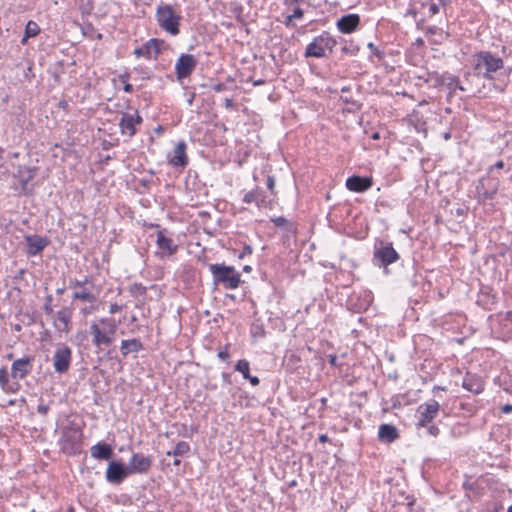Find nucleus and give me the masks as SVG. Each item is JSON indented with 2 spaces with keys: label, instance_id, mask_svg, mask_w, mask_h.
Here are the masks:
<instances>
[{
  "label": "nucleus",
  "instance_id": "nucleus-37",
  "mask_svg": "<svg viewBox=\"0 0 512 512\" xmlns=\"http://www.w3.org/2000/svg\"><path fill=\"white\" fill-rule=\"evenodd\" d=\"M89 286L90 288L94 287L93 283V277L92 276H84L82 280L79 279H70L69 280V288L76 289V288H86Z\"/></svg>",
  "mask_w": 512,
  "mask_h": 512
},
{
  "label": "nucleus",
  "instance_id": "nucleus-27",
  "mask_svg": "<svg viewBox=\"0 0 512 512\" xmlns=\"http://www.w3.org/2000/svg\"><path fill=\"white\" fill-rule=\"evenodd\" d=\"M378 438L381 442L392 443L399 438V433L394 425L381 424L378 429Z\"/></svg>",
  "mask_w": 512,
  "mask_h": 512
},
{
  "label": "nucleus",
  "instance_id": "nucleus-20",
  "mask_svg": "<svg viewBox=\"0 0 512 512\" xmlns=\"http://www.w3.org/2000/svg\"><path fill=\"white\" fill-rule=\"evenodd\" d=\"M360 24V15L356 13H350L341 16L336 22V27L343 34H351L358 30Z\"/></svg>",
  "mask_w": 512,
  "mask_h": 512
},
{
  "label": "nucleus",
  "instance_id": "nucleus-42",
  "mask_svg": "<svg viewBox=\"0 0 512 512\" xmlns=\"http://www.w3.org/2000/svg\"><path fill=\"white\" fill-rule=\"evenodd\" d=\"M250 333L253 339L264 338L266 335L264 324L260 321L253 322L250 327Z\"/></svg>",
  "mask_w": 512,
  "mask_h": 512
},
{
  "label": "nucleus",
  "instance_id": "nucleus-19",
  "mask_svg": "<svg viewBox=\"0 0 512 512\" xmlns=\"http://www.w3.org/2000/svg\"><path fill=\"white\" fill-rule=\"evenodd\" d=\"M33 357H23L13 361L11 365V376L14 379H24L33 368Z\"/></svg>",
  "mask_w": 512,
  "mask_h": 512
},
{
  "label": "nucleus",
  "instance_id": "nucleus-49",
  "mask_svg": "<svg viewBox=\"0 0 512 512\" xmlns=\"http://www.w3.org/2000/svg\"><path fill=\"white\" fill-rule=\"evenodd\" d=\"M491 174H494V171L496 170H505V172L510 171V167L507 166V164L503 160H498L495 164L491 165L490 167Z\"/></svg>",
  "mask_w": 512,
  "mask_h": 512
},
{
  "label": "nucleus",
  "instance_id": "nucleus-30",
  "mask_svg": "<svg viewBox=\"0 0 512 512\" xmlns=\"http://www.w3.org/2000/svg\"><path fill=\"white\" fill-rule=\"evenodd\" d=\"M442 86H445L447 89H449L450 95L454 93L456 90H465L464 87L461 85L459 78L449 72H444Z\"/></svg>",
  "mask_w": 512,
  "mask_h": 512
},
{
  "label": "nucleus",
  "instance_id": "nucleus-9",
  "mask_svg": "<svg viewBox=\"0 0 512 512\" xmlns=\"http://www.w3.org/2000/svg\"><path fill=\"white\" fill-rule=\"evenodd\" d=\"M440 404L435 399H430L427 402L420 404L417 408V422L416 426H426L432 423L439 415Z\"/></svg>",
  "mask_w": 512,
  "mask_h": 512
},
{
  "label": "nucleus",
  "instance_id": "nucleus-6",
  "mask_svg": "<svg viewBox=\"0 0 512 512\" xmlns=\"http://www.w3.org/2000/svg\"><path fill=\"white\" fill-rule=\"evenodd\" d=\"M143 123V118L137 109L133 112H121V118L118 123L120 133L131 139L138 131V127Z\"/></svg>",
  "mask_w": 512,
  "mask_h": 512
},
{
  "label": "nucleus",
  "instance_id": "nucleus-11",
  "mask_svg": "<svg viewBox=\"0 0 512 512\" xmlns=\"http://www.w3.org/2000/svg\"><path fill=\"white\" fill-rule=\"evenodd\" d=\"M165 45V41L158 38H151L146 41L142 46H139L134 49V55L139 57H144L146 59H157L161 54L163 47Z\"/></svg>",
  "mask_w": 512,
  "mask_h": 512
},
{
  "label": "nucleus",
  "instance_id": "nucleus-38",
  "mask_svg": "<svg viewBox=\"0 0 512 512\" xmlns=\"http://www.w3.org/2000/svg\"><path fill=\"white\" fill-rule=\"evenodd\" d=\"M98 323L105 328V330L110 333V335L114 338V335L117 331L118 323L112 317H106L99 319Z\"/></svg>",
  "mask_w": 512,
  "mask_h": 512
},
{
  "label": "nucleus",
  "instance_id": "nucleus-59",
  "mask_svg": "<svg viewBox=\"0 0 512 512\" xmlns=\"http://www.w3.org/2000/svg\"><path fill=\"white\" fill-rule=\"evenodd\" d=\"M486 176H488V178L497 181V182H501V170H496L494 171V174H491L490 172V168L487 169V173H486Z\"/></svg>",
  "mask_w": 512,
  "mask_h": 512
},
{
  "label": "nucleus",
  "instance_id": "nucleus-2",
  "mask_svg": "<svg viewBox=\"0 0 512 512\" xmlns=\"http://www.w3.org/2000/svg\"><path fill=\"white\" fill-rule=\"evenodd\" d=\"M58 444L61 451L68 456H76L82 451L83 431L74 421H69L61 430Z\"/></svg>",
  "mask_w": 512,
  "mask_h": 512
},
{
  "label": "nucleus",
  "instance_id": "nucleus-16",
  "mask_svg": "<svg viewBox=\"0 0 512 512\" xmlns=\"http://www.w3.org/2000/svg\"><path fill=\"white\" fill-rule=\"evenodd\" d=\"M89 332L93 336L92 343L97 348H101L103 345L110 346L114 341L110 333L97 322L90 324Z\"/></svg>",
  "mask_w": 512,
  "mask_h": 512
},
{
  "label": "nucleus",
  "instance_id": "nucleus-56",
  "mask_svg": "<svg viewBox=\"0 0 512 512\" xmlns=\"http://www.w3.org/2000/svg\"><path fill=\"white\" fill-rule=\"evenodd\" d=\"M9 381L8 371L5 367L0 368V386L1 388L7 385Z\"/></svg>",
  "mask_w": 512,
  "mask_h": 512
},
{
  "label": "nucleus",
  "instance_id": "nucleus-25",
  "mask_svg": "<svg viewBox=\"0 0 512 512\" xmlns=\"http://www.w3.org/2000/svg\"><path fill=\"white\" fill-rule=\"evenodd\" d=\"M321 34L314 37V39L306 46L304 57L305 58H323L326 56L325 46L321 40Z\"/></svg>",
  "mask_w": 512,
  "mask_h": 512
},
{
  "label": "nucleus",
  "instance_id": "nucleus-10",
  "mask_svg": "<svg viewBox=\"0 0 512 512\" xmlns=\"http://www.w3.org/2000/svg\"><path fill=\"white\" fill-rule=\"evenodd\" d=\"M198 65L197 58L192 54L182 53L175 63V75L178 81L189 78Z\"/></svg>",
  "mask_w": 512,
  "mask_h": 512
},
{
  "label": "nucleus",
  "instance_id": "nucleus-61",
  "mask_svg": "<svg viewBox=\"0 0 512 512\" xmlns=\"http://www.w3.org/2000/svg\"><path fill=\"white\" fill-rule=\"evenodd\" d=\"M49 409L50 407L48 404L40 403L37 406V412L43 416H45L48 413Z\"/></svg>",
  "mask_w": 512,
  "mask_h": 512
},
{
  "label": "nucleus",
  "instance_id": "nucleus-24",
  "mask_svg": "<svg viewBox=\"0 0 512 512\" xmlns=\"http://www.w3.org/2000/svg\"><path fill=\"white\" fill-rule=\"evenodd\" d=\"M37 171V167L18 166L17 172L13 174V177L19 180L25 194H28V183L36 176Z\"/></svg>",
  "mask_w": 512,
  "mask_h": 512
},
{
  "label": "nucleus",
  "instance_id": "nucleus-41",
  "mask_svg": "<svg viewBox=\"0 0 512 512\" xmlns=\"http://www.w3.org/2000/svg\"><path fill=\"white\" fill-rule=\"evenodd\" d=\"M420 79H424L425 82L432 83V86L437 88L442 86V79L444 78V73L440 74L438 72H427V78L423 76L419 77Z\"/></svg>",
  "mask_w": 512,
  "mask_h": 512
},
{
  "label": "nucleus",
  "instance_id": "nucleus-5",
  "mask_svg": "<svg viewBox=\"0 0 512 512\" xmlns=\"http://www.w3.org/2000/svg\"><path fill=\"white\" fill-rule=\"evenodd\" d=\"M400 254L396 251L393 243L385 239H376L373 248L372 262L375 266L388 272V266L397 262Z\"/></svg>",
  "mask_w": 512,
  "mask_h": 512
},
{
  "label": "nucleus",
  "instance_id": "nucleus-50",
  "mask_svg": "<svg viewBox=\"0 0 512 512\" xmlns=\"http://www.w3.org/2000/svg\"><path fill=\"white\" fill-rule=\"evenodd\" d=\"M52 301H53V296L51 294H49L45 297L43 311L46 315H51L53 313Z\"/></svg>",
  "mask_w": 512,
  "mask_h": 512
},
{
  "label": "nucleus",
  "instance_id": "nucleus-60",
  "mask_svg": "<svg viewBox=\"0 0 512 512\" xmlns=\"http://www.w3.org/2000/svg\"><path fill=\"white\" fill-rule=\"evenodd\" d=\"M305 0H283V4L288 8H292L293 6H299Z\"/></svg>",
  "mask_w": 512,
  "mask_h": 512
},
{
  "label": "nucleus",
  "instance_id": "nucleus-8",
  "mask_svg": "<svg viewBox=\"0 0 512 512\" xmlns=\"http://www.w3.org/2000/svg\"><path fill=\"white\" fill-rule=\"evenodd\" d=\"M52 361L56 373H66L70 369L72 363L71 348L63 343L57 344Z\"/></svg>",
  "mask_w": 512,
  "mask_h": 512
},
{
  "label": "nucleus",
  "instance_id": "nucleus-34",
  "mask_svg": "<svg viewBox=\"0 0 512 512\" xmlns=\"http://www.w3.org/2000/svg\"><path fill=\"white\" fill-rule=\"evenodd\" d=\"M190 444L186 441H180L178 442L173 450L167 451V456H174V457H181L190 452Z\"/></svg>",
  "mask_w": 512,
  "mask_h": 512
},
{
  "label": "nucleus",
  "instance_id": "nucleus-17",
  "mask_svg": "<svg viewBox=\"0 0 512 512\" xmlns=\"http://www.w3.org/2000/svg\"><path fill=\"white\" fill-rule=\"evenodd\" d=\"M346 188L355 193H364L373 186L371 176L352 175L346 179Z\"/></svg>",
  "mask_w": 512,
  "mask_h": 512
},
{
  "label": "nucleus",
  "instance_id": "nucleus-4",
  "mask_svg": "<svg viewBox=\"0 0 512 512\" xmlns=\"http://www.w3.org/2000/svg\"><path fill=\"white\" fill-rule=\"evenodd\" d=\"M155 18L159 27L171 36H177L180 33L182 16L175 11L172 5L161 2L157 6Z\"/></svg>",
  "mask_w": 512,
  "mask_h": 512
},
{
  "label": "nucleus",
  "instance_id": "nucleus-3",
  "mask_svg": "<svg viewBox=\"0 0 512 512\" xmlns=\"http://www.w3.org/2000/svg\"><path fill=\"white\" fill-rule=\"evenodd\" d=\"M208 268L212 274L214 285H221L227 290H235L243 283L240 273L234 266L213 263L209 264Z\"/></svg>",
  "mask_w": 512,
  "mask_h": 512
},
{
  "label": "nucleus",
  "instance_id": "nucleus-39",
  "mask_svg": "<svg viewBox=\"0 0 512 512\" xmlns=\"http://www.w3.org/2000/svg\"><path fill=\"white\" fill-rule=\"evenodd\" d=\"M321 40L323 41V45L325 46V51L328 50L330 54L333 53L334 48L338 44L336 38H334L328 31H323L321 33Z\"/></svg>",
  "mask_w": 512,
  "mask_h": 512
},
{
  "label": "nucleus",
  "instance_id": "nucleus-47",
  "mask_svg": "<svg viewBox=\"0 0 512 512\" xmlns=\"http://www.w3.org/2000/svg\"><path fill=\"white\" fill-rule=\"evenodd\" d=\"M134 72L137 73L141 79L143 80H150L153 77V73L146 67L143 66H137L134 67Z\"/></svg>",
  "mask_w": 512,
  "mask_h": 512
},
{
  "label": "nucleus",
  "instance_id": "nucleus-32",
  "mask_svg": "<svg viewBox=\"0 0 512 512\" xmlns=\"http://www.w3.org/2000/svg\"><path fill=\"white\" fill-rule=\"evenodd\" d=\"M97 299L98 295L91 292L87 287L83 288L81 291H75L72 294L73 301L80 300L83 302L94 303L97 301Z\"/></svg>",
  "mask_w": 512,
  "mask_h": 512
},
{
  "label": "nucleus",
  "instance_id": "nucleus-52",
  "mask_svg": "<svg viewBox=\"0 0 512 512\" xmlns=\"http://www.w3.org/2000/svg\"><path fill=\"white\" fill-rule=\"evenodd\" d=\"M447 2L448 0H439V4L435 2H430L428 7L429 14L431 16L436 15L437 13H439V5L441 4L444 6L446 5Z\"/></svg>",
  "mask_w": 512,
  "mask_h": 512
},
{
  "label": "nucleus",
  "instance_id": "nucleus-28",
  "mask_svg": "<svg viewBox=\"0 0 512 512\" xmlns=\"http://www.w3.org/2000/svg\"><path fill=\"white\" fill-rule=\"evenodd\" d=\"M143 344L140 339L133 338L121 341L120 351L123 357H126L129 353H138L143 350Z\"/></svg>",
  "mask_w": 512,
  "mask_h": 512
},
{
  "label": "nucleus",
  "instance_id": "nucleus-14",
  "mask_svg": "<svg viewBox=\"0 0 512 512\" xmlns=\"http://www.w3.org/2000/svg\"><path fill=\"white\" fill-rule=\"evenodd\" d=\"M25 243L27 245L26 254L28 256H36L42 253V251L49 245L50 241L46 236L25 235Z\"/></svg>",
  "mask_w": 512,
  "mask_h": 512
},
{
  "label": "nucleus",
  "instance_id": "nucleus-55",
  "mask_svg": "<svg viewBox=\"0 0 512 512\" xmlns=\"http://www.w3.org/2000/svg\"><path fill=\"white\" fill-rule=\"evenodd\" d=\"M266 186L271 195L276 196L277 192L275 190V178L274 176L269 175L266 180Z\"/></svg>",
  "mask_w": 512,
  "mask_h": 512
},
{
  "label": "nucleus",
  "instance_id": "nucleus-63",
  "mask_svg": "<svg viewBox=\"0 0 512 512\" xmlns=\"http://www.w3.org/2000/svg\"><path fill=\"white\" fill-rule=\"evenodd\" d=\"M86 338H87V336H86V332H84V331H79V332L75 335V340H76V343H77L78 345H81V343H82L83 341H85V340H86Z\"/></svg>",
  "mask_w": 512,
  "mask_h": 512
},
{
  "label": "nucleus",
  "instance_id": "nucleus-22",
  "mask_svg": "<svg viewBox=\"0 0 512 512\" xmlns=\"http://www.w3.org/2000/svg\"><path fill=\"white\" fill-rule=\"evenodd\" d=\"M497 297L493 288L490 286H482L479 290L476 303L485 310H491L496 304Z\"/></svg>",
  "mask_w": 512,
  "mask_h": 512
},
{
  "label": "nucleus",
  "instance_id": "nucleus-21",
  "mask_svg": "<svg viewBox=\"0 0 512 512\" xmlns=\"http://www.w3.org/2000/svg\"><path fill=\"white\" fill-rule=\"evenodd\" d=\"M166 229H161L157 232L156 245L162 254L165 256H172L178 250V245L174 243V240L166 236Z\"/></svg>",
  "mask_w": 512,
  "mask_h": 512
},
{
  "label": "nucleus",
  "instance_id": "nucleus-44",
  "mask_svg": "<svg viewBox=\"0 0 512 512\" xmlns=\"http://www.w3.org/2000/svg\"><path fill=\"white\" fill-rule=\"evenodd\" d=\"M462 487L465 491H471L474 494H480V486L476 481H471L470 477H468L462 484Z\"/></svg>",
  "mask_w": 512,
  "mask_h": 512
},
{
  "label": "nucleus",
  "instance_id": "nucleus-31",
  "mask_svg": "<svg viewBox=\"0 0 512 512\" xmlns=\"http://www.w3.org/2000/svg\"><path fill=\"white\" fill-rule=\"evenodd\" d=\"M72 319V309L70 307H62L57 312V320L63 324L62 328H58L60 331L63 332H69L70 330V324Z\"/></svg>",
  "mask_w": 512,
  "mask_h": 512
},
{
  "label": "nucleus",
  "instance_id": "nucleus-26",
  "mask_svg": "<svg viewBox=\"0 0 512 512\" xmlns=\"http://www.w3.org/2000/svg\"><path fill=\"white\" fill-rule=\"evenodd\" d=\"M91 456L97 460H109L114 452L110 444L106 442H98L90 448Z\"/></svg>",
  "mask_w": 512,
  "mask_h": 512
},
{
  "label": "nucleus",
  "instance_id": "nucleus-51",
  "mask_svg": "<svg viewBox=\"0 0 512 512\" xmlns=\"http://www.w3.org/2000/svg\"><path fill=\"white\" fill-rule=\"evenodd\" d=\"M418 428H426L427 433L433 437H437L440 434V429L433 422L427 424L426 426H418Z\"/></svg>",
  "mask_w": 512,
  "mask_h": 512
},
{
  "label": "nucleus",
  "instance_id": "nucleus-23",
  "mask_svg": "<svg viewBox=\"0 0 512 512\" xmlns=\"http://www.w3.org/2000/svg\"><path fill=\"white\" fill-rule=\"evenodd\" d=\"M462 387L477 395L484 390V381L481 376L467 372L463 377Z\"/></svg>",
  "mask_w": 512,
  "mask_h": 512
},
{
  "label": "nucleus",
  "instance_id": "nucleus-58",
  "mask_svg": "<svg viewBox=\"0 0 512 512\" xmlns=\"http://www.w3.org/2000/svg\"><path fill=\"white\" fill-rule=\"evenodd\" d=\"M290 15L294 19H301L304 16V10L299 6H293V13Z\"/></svg>",
  "mask_w": 512,
  "mask_h": 512
},
{
  "label": "nucleus",
  "instance_id": "nucleus-64",
  "mask_svg": "<svg viewBox=\"0 0 512 512\" xmlns=\"http://www.w3.org/2000/svg\"><path fill=\"white\" fill-rule=\"evenodd\" d=\"M122 308H123V306H122V305H118L117 303H112V304L110 305V307H109V313H110V314H115V313H117V312L121 311V310H122Z\"/></svg>",
  "mask_w": 512,
  "mask_h": 512
},
{
  "label": "nucleus",
  "instance_id": "nucleus-40",
  "mask_svg": "<svg viewBox=\"0 0 512 512\" xmlns=\"http://www.w3.org/2000/svg\"><path fill=\"white\" fill-rule=\"evenodd\" d=\"M425 33L427 35H437L440 36V39L435 40V43L441 44L444 40L448 39L450 34L448 32H444L442 29L437 26H429L425 29Z\"/></svg>",
  "mask_w": 512,
  "mask_h": 512
},
{
  "label": "nucleus",
  "instance_id": "nucleus-15",
  "mask_svg": "<svg viewBox=\"0 0 512 512\" xmlns=\"http://www.w3.org/2000/svg\"><path fill=\"white\" fill-rule=\"evenodd\" d=\"M186 149L185 141H179L173 151L168 154L169 164L175 168H185L189 163Z\"/></svg>",
  "mask_w": 512,
  "mask_h": 512
},
{
  "label": "nucleus",
  "instance_id": "nucleus-7",
  "mask_svg": "<svg viewBox=\"0 0 512 512\" xmlns=\"http://www.w3.org/2000/svg\"><path fill=\"white\" fill-rule=\"evenodd\" d=\"M500 187V183L488 178V176H482L476 185L477 200L480 204H486L487 201H492Z\"/></svg>",
  "mask_w": 512,
  "mask_h": 512
},
{
  "label": "nucleus",
  "instance_id": "nucleus-13",
  "mask_svg": "<svg viewBox=\"0 0 512 512\" xmlns=\"http://www.w3.org/2000/svg\"><path fill=\"white\" fill-rule=\"evenodd\" d=\"M153 464V457L151 455H144L142 453H133L128 462V469L130 474H145Z\"/></svg>",
  "mask_w": 512,
  "mask_h": 512
},
{
  "label": "nucleus",
  "instance_id": "nucleus-29",
  "mask_svg": "<svg viewBox=\"0 0 512 512\" xmlns=\"http://www.w3.org/2000/svg\"><path fill=\"white\" fill-rule=\"evenodd\" d=\"M270 221L278 228H280L282 231H284L286 234H295L297 231V227L293 222L285 218L284 216H276L271 217Z\"/></svg>",
  "mask_w": 512,
  "mask_h": 512
},
{
  "label": "nucleus",
  "instance_id": "nucleus-12",
  "mask_svg": "<svg viewBox=\"0 0 512 512\" xmlns=\"http://www.w3.org/2000/svg\"><path fill=\"white\" fill-rule=\"evenodd\" d=\"M128 466L122 461H110L106 469V481L111 484H121L128 476H130Z\"/></svg>",
  "mask_w": 512,
  "mask_h": 512
},
{
  "label": "nucleus",
  "instance_id": "nucleus-45",
  "mask_svg": "<svg viewBox=\"0 0 512 512\" xmlns=\"http://www.w3.org/2000/svg\"><path fill=\"white\" fill-rule=\"evenodd\" d=\"M130 293L133 296H143L147 292V288L142 283H134L129 288Z\"/></svg>",
  "mask_w": 512,
  "mask_h": 512
},
{
  "label": "nucleus",
  "instance_id": "nucleus-48",
  "mask_svg": "<svg viewBox=\"0 0 512 512\" xmlns=\"http://www.w3.org/2000/svg\"><path fill=\"white\" fill-rule=\"evenodd\" d=\"M367 48L371 51V54L378 60H382L385 57L384 50L379 49L373 42L367 44Z\"/></svg>",
  "mask_w": 512,
  "mask_h": 512
},
{
  "label": "nucleus",
  "instance_id": "nucleus-57",
  "mask_svg": "<svg viewBox=\"0 0 512 512\" xmlns=\"http://www.w3.org/2000/svg\"><path fill=\"white\" fill-rule=\"evenodd\" d=\"M252 253V246L250 244H244L242 251L238 254V259H243L244 257L251 255Z\"/></svg>",
  "mask_w": 512,
  "mask_h": 512
},
{
  "label": "nucleus",
  "instance_id": "nucleus-53",
  "mask_svg": "<svg viewBox=\"0 0 512 512\" xmlns=\"http://www.w3.org/2000/svg\"><path fill=\"white\" fill-rule=\"evenodd\" d=\"M18 68H22L23 71V80L30 82L32 78L34 77V74L32 73V65H28L27 67H23L21 65L17 66Z\"/></svg>",
  "mask_w": 512,
  "mask_h": 512
},
{
  "label": "nucleus",
  "instance_id": "nucleus-1",
  "mask_svg": "<svg viewBox=\"0 0 512 512\" xmlns=\"http://www.w3.org/2000/svg\"><path fill=\"white\" fill-rule=\"evenodd\" d=\"M503 67V59L494 55L491 51L480 50L473 54V72L476 76L493 80L494 73Z\"/></svg>",
  "mask_w": 512,
  "mask_h": 512
},
{
  "label": "nucleus",
  "instance_id": "nucleus-18",
  "mask_svg": "<svg viewBox=\"0 0 512 512\" xmlns=\"http://www.w3.org/2000/svg\"><path fill=\"white\" fill-rule=\"evenodd\" d=\"M242 201L246 204L255 203L259 209L272 208V200H268L265 191L256 187L244 194Z\"/></svg>",
  "mask_w": 512,
  "mask_h": 512
},
{
  "label": "nucleus",
  "instance_id": "nucleus-43",
  "mask_svg": "<svg viewBox=\"0 0 512 512\" xmlns=\"http://www.w3.org/2000/svg\"><path fill=\"white\" fill-rule=\"evenodd\" d=\"M234 370L241 373L243 378L246 380L250 374V363L246 359H240L234 366Z\"/></svg>",
  "mask_w": 512,
  "mask_h": 512
},
{
  "label": "nucleus",
  "instance_id": "nucleus-36",
  "mask_svg": "<svg viewBox=\"0 0 512 512\" xmlns=\"http://www.w3.org/2000/svg\"><path fill=\"white\" fill-rule=\"evenodd\" d=\"M340 99L344 103L349 104V107L343 109L344 113H356L362 109L363 104L357 100H354L351 97L341 95Z\"/></svg>",
  "mask_w": 512,
  "mask_h": 512
},
{
  "label": "nucleus",
  "instance_id": "nucleus-62",
  "mask_svg": "<svg viewBox=\"0 0 512 512\" xmlns=\"http://www.w3.org/2000/svg\"><path fill=\"white\" fill-rule=\"evenodd\" d=\"M218 358L222 361H227L230 357L227 346L224 350H220L217 354Z\"/></svg>",
  "mask_w": 512,
  "mask_h": 512
},
{
  "label": "nucleus",
  "instance_id": "nucleus-54",
  "mask_svg": "<svg viewBox=\"0 0 512 512\" xmlns=\"http://www.w3.org/2000/svg\"><path fill=\"white\" fill-rule=\"evenodd\" d=\"M20 389V384L18 382H7V385L2 387V390L5 393H16Z\"/></svg>",
  "mask_w": 512,
  "mask_h": 512
},
{
  "label": "nucleus",
  "instance_id": "nucleus-46",
  "mask_svg": "<svg viewBox=\"0 0 512 512\" xmlns=\"http://www.w3.org/2000/svg\"><path fill=\"white\" fill-rule=\"evenodd\" d=\"M500 324L506 327L507 334H512V310L505 313V315L500 319Z\"/></svg>",
  "mask_w": 512,
  "mask_h": 512
},
{
  "label": "nucleus",
  "instance_id": "nucleus-33",
  "mask_svg": "<svg viewBox=\"0 0 512 512\" xmlns=\"http://www.w3.org/2000/svg\"><path fill=\"white\" fill-rule=\"evenodd\" d=\"M341 42H343V46L341 47V52L347 56H356L360 51V47L354 40H345L340 38Z\"/></svg>",
  "mask_w": 512,
  "mask_h": 512
},
{
  "label": "nucleus",
  "instance_id": "nucleus-35",
  "mask_svg": "<svg viewBox=\"0 0 512 512\" xmlns=\"http://www.w3.org/2000/svg\"><path fill=\"white\" fill-rule=\"evenodd\" d=\"M40 33L39 25L32 20H29L25 26L24 37L21 40L22 44H25L28 38L37 36Z\"/></svg>",
  "mask_w": 512,
  "mask_h": 512
}]
</instances>
